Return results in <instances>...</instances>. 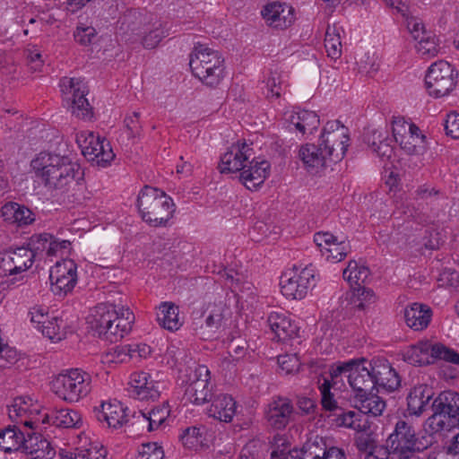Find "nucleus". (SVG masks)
Returning <instances> with one entry per match:
<instances>
[{
	"label": "nucleus",
	"instance_id": "obj_1",
	"mask_svg": "<svg viewBox=\"0 0 459 459\" xmlns=\"http://www.w3.org/2000/svg\"><path fill=\"white\" fill-rule=\"evenodd\" d=\"M351 375L371 381L373 389L377 392L380 390L394 392L401 384L397 372L384 358H375L370 362L365 358L337 361L330 366L328 377L319 386L322 395L321 403L325 410L333 411L337 409L335 393L345 388L343 377Z\"/></svg>",
	"mask_w": 459,
	"mask_h": 459
},
{
	"label": "nucleus",
	"instance_id": "obj_2",
	"mask_svg": "<svg viewBox=\"0 0 459 459\" xmlns=\"http://www.w3.org/2000/svg\"><path fill=\"white\" fill-rule=\"evenodd\" d=\"M33 189L38 194L49 195L72 202L83 190V174L80 166L61 152H41L30 161Z\"/></svg>",
	"mask_w": 459,
	"mask_h": 459
},
{
	"label": "nucleus",
	"instance_id": "obj_3",
	"mask_svg": "<svg viewBox=\"0 0 459 459\" xmlns=\"http://www.w3.org/2000/svg\"><path fill=\"white\" fill-rule=\"evenodd\" d=\"M91 330L106 339L117 341L128 334L134 323V315L124 304L100 303L87 316Z\"/></svg>",
	"mask_w": 459,
	"mask_h": 459
},
{
	"label": "nucleus",
	"instance_id": "obj_4",
	"mask_svg": "<svg viewBox=\"0 0 459 459\" xmlns=\"http://www.w3.org/2000/svg\"><path fill=\"white\" fill-rule=\"evenodd\" d=\"M49 390L59 401L76 404L86 400L92 392V377L80 368H68L51 377Z\"/></svg>",
	"mask_w": 459,
	"mask_h": 459
},
{
	"label": "nucleus",
	"instance_id": "obj_5",
	"mask_svg": "<svg viewBox=\"0 0 459 459\" xmlns=\"http://www.w3.org/2000/svg\"><path fill=\"white\" fill-rule=\"evenodd\" d=\"M189 66L195 78L211 87L219 85L226 75L223 55L207 44L194 46L189 56Z\"/></svg>",
	"mask_w": 459,
	"mask_h": 459
},
{
	"label": "nucleus",
	"instance_id": "obj_6",
	"mask_svg": "<svg viewBox=\"0 0 459 459\" xmlns=\"http://www.w3.org/2000/svg\"><path fill=\"white\" fill-rule=\"evenodd\" d=\"M177 379L186 399L194 404H204L212 395L210 371L204 365L192 359L179 362Z\"/></svg>",
	"mask_w": 459,
	"mask_h": 459
},
{
	"label": "nucleus",
	"instance_id": "obj_7",
	"mask_svg": "<svg viewBox=\"0 0 459 459\" xmlns=\"http://www.w3.org/2000/svg\"><path fill=\"white\" fill-rule=\"evenodd\" d=\"M137 207L143 220L152 226L166 225L175 212L171 197L152 186H145L140 191Z\"/></svg>",
	"mask_w": 459,
	"mask_h": 459
},
{
	"label": "nucleus",
	"instance_id": "obj_8",
	"mask_svg": "<svg viewBox=\"0 0 459 459\" xmlns=\"http://www.w3.org/2000/svg\"><path fill=\"white\" fill-rule=\"evenodd\" d=\"M320 280L317 269L311 265H293L281 276V294L290 300H302L316 288Z\"/></svg>",
	"mask_w": 459,
	"mask_h": 459
},
{
	"label": "nucleus",
	"instance_id": "obj_9",
	"mask_svg": "<svg viewBox=\"0 0 459 459\" xmlns=\"http://www.w3.org/2000/svg\"><path fill=\"white\" fill-rule=\"evenodd\" d=\"M42 411L41 403L30 394L16 396L7 405L9 420L15 425L30 430L38 429L40 425L48 424L49 415L43 413Z\"/></svg>",
	"mask_w": 459,
	"mask_h": 459
},
{
	"label": "nucleus",
	"instance_id": "obj_10",
	"mask_svg": "<svg viewBox=\"0 0 459 459\" xmlns=\"http://www.w3.org/2000/svg\"><path fill=\"white\" fill-rule=\"evenodd\" d=\"M28 319L31 326L52 342L66 338L68 326L62 316L45 304H35L29 308Z\"/></svg>",
	"mask_w": 459,
	"mask_h": 459
},
{
	"label": "nucleus",
	"instance_id": "obj_11",
	"mask_svg": "<svg viewBox=\"0 0 459 459\" xmlns=\"http://www.w3.org/2000/svg\"><path fill=\"white\" fill-rule=\"evenodd\" d=\"M403 359L413 366H423L432 363L435 359H446L459 364V353H456L441 343H433L421 340L402 351Z\"/></svg>",
	"mask_w": 459,
	"mask_h": 459
},
{
	"label": "nucleus",
	"instance_id": "obj_12",
	"mask_svg": "<svg viewBox=\"0 0 459 459\" xmlns=\"http://www.w3.org/2000/svg\"><path fill=\"white\" fill-rule=\"evenodd\" d=\"M391 130L394 141L410 156H421L427 150L426 136L412 122L403 117L392 121Z\"/></svg>",
	"mask_w": 459,
	"mask_h": 459
},
{
	"label": "nucleus",
	"instance_id": "obj_13",
	"mask_svg": "<svg viewBox=\"0 0 459 459\" xmlns=\"http://www.w3.org/2000/svg\"><path fill=\"white\" fill-rule=\"evenodd\" d=\"M457 73L446 61L439 60L432 64L425 75L428 93L436 99L449 95L455 88Z\"/></svg>",
	"mask_w": 459,
	"mask_h": 459
},
{
	"label": "nucleus",
	"instance_id": "obj_14",
	"mask_svg": "<svg viewBox=\"0 0 459 459\" xmlns=\"http://www.w3.org/2000/svg\"><path fill=\"white\" fill-rule=\"evenodd\" d=\"M346 378L353 393L352 403L362 413L379 416L385 409V403L377 395L372 382L361 377L350 376Z\"/></svg>",
	"mask_w": 459,
	"mask_h": 459
},
{
	"label": "nucleus",
	"instance_id": "obj_15",
	"mask_svg": "<svg viewBox=\"0 0 459 459\" xmlns=\"http://www.w3.org/2000/svg\"><path fill=\"white\" fill-rule=\"evenodd\" d=\"M59 87L63 104L74 116L82 119L92 116L91 107L85 97L86 91L82 81L64 77L60 81Z\"/></svg>",
	"mask_w": 459,
	"mask_h": 459
},
{
	"label": "nucleus",
	"instance_id": "obj_16",
	"mask_svg": "<svg viewBox=\"0 0 459 459\" xmlns=\"http://www.w3.org/2000/svg\"><path fill=\"white\" fill-rule=\"evenodd\" d=\"M76 143L83 156L101 166H107L115 159L109 142L98 133L81 130L76 134Z\"/></svg>",
	"mask_w": 459,
	"mask_h": 459
},
{
	"label": "nucleus",
	"instance_id": "obj_17",
	"mask_svg": "<svg viewBox=\"0 0 459 459\" xmlns=\"http://www.w3.org/2000/svg\"><path fill=\"white\" fill-rule=\"evenodd\" d=\"M388 442L391 444L393 455L397 459H417L414 457V454L426 449L429 443L424 437H417L411 427L404 421H399L396 424L394 432L390 435Z\"/></svg>",
	"mask_w": 459,
	"mask_h": 459
},
{
	"label": "nucleus",
	"instance_id": "obj_18",
	"mask_svg": "<svg viewBox=\"0 0 459 459\" xmlns=\"http://www.w3.org/2000/svg\"><path fill=\"white\" fill-rule=\"evenodd\" d=\"M320 144L330 162L342 160L350 146L349 129L337 121L328 122L321 134Z\"/></svg>",
	"mask_w": 459,
	"mask_h": 459
},
{
	"label": "nucleus",
	"instance_id": "obj_19",
	"mask_svg": "<svg viewBox=\"0 0 459 459\" xmlns=\"http://www.w3.org/2000/svg\"><path fill=\"white\" fill-rule=\"evenodd\" d=\"M96 420L105 429L117 431L124 429L130 420V410L121 401L108 398L99 401L92 408Z\"/></svg>",
	"mask_w": 459,
	"mask_h": 459
},
{
	"label": "nucleus",
	"instance_id": "obj_20",
	"mask_svg": "<svg viewBox=\"0 0 459 459\" xmlns=\"http://www.w3.org/2000/svg\"><path fill=\"white\" fill-rule=\"evenodd\" d=\"M50 290L59 297L71 293L78 282V267L72 259L56 262L49 270Z\"/></svg>",
	"mask_w": 459,
	"mask_h": 459
},
{
	"label": "nucleus",
	"instance_id": "obj_21",
	"mask_svg": "<svg viewBox=\"0 0 459 459\" xmlns=\"http://www.w3.org/2000/svg\"><path fill=\"white\" fill-rule=\"evenodd\" d=\"M165 389V382L154 379L144 370L133 371L127 380V391L140 401H155Z\"/></svg>",
	"mask_w": 459,
	"mask_h": 459
},
{
	"label": "nucleus",
	"instance_id": "obj_22",
	"mask_svg": "<svg viewBox=\"0 0 459 459\" xmlns=\"http://www.w3.org/2000/svg\"><path fill=\"white\" fill-rule=\"evenodd\" d=\"M34 262L33 254L27 247L11 250L0 257V275L14 281L21 280Z\"/></svg>",
	"mask_w": 459,
	"mask_h": 459
},
{
	"label": "nucleus",
	"instance_id": "obj_23",
	"mask_svg": "<svg viewBox=\"0 0 459 459\" xmlns=\"http://www.w3.org/2000/svg\"><path fill=\"white\" fill-rule=\"evenodd\" d=\"M314 242L321 257L331 264L342 261L349 253V246L343 238L329 231H319L314 235Z\"/></svg>",
	"mask_w": 459,
	"mask_h": 459
},
{
	"label": "nucleus",
	"instance_id": "obj_24",
	"mask_svg": "<svg viewBox=\"0 0 459 459\" xmlns=\"http://www.w3.org/2000/svg\"><path fill=\"white\" fill-rule=\"evenodd\" d=\"M326 446H320L318 441L307 445L306 449L291 448L290 442L283 437H277L273 445L271 459H323Z\"/></svg>",
	"mask_w": 459,
	"mask_h": 459
},
{
	"label": "nucleus",
	"instance_id": "obj_25",
	"mask_svg": "<svg viewBox=\"0 0 459 459\" xmlns=\"http://www.w3.org/2000/svg\"><path fill=\"white\" fill-rule=\"evenodd\" d=\"M231 308L224 302H219L209 307L208 316L202 333L205 339L217 338L228 328L235 325Z\"/></svg>",
	"mask_w": 459,
	"mask_h": 459
},
{
	"label": "nucleus",
	"instance_id": "obj_26",
	"mask_svg": "<svg viewBox=\"0 0 459 459\" xmlns=\"http://www.w3.org/2000/svg\"><path fill=\"white\" fill-rule=\"evenodd\" d=\"M265 23L277 30H285L296 21L295 8L290 4L273 1L267 3L261 10Z\"/></svg>",
	"mask_w": 459,
	"mask_h": 459
},
{
	"label": "nucleus",
	"instance_id": "obj_27",
	"mask_svg": "<svg viewBox=\"0 0 459 459\" xmlns=\"http://www.w3.org/2000/svg\"><path fill=\"white\" fill-rule=\"evenodd\" d=\"M332 421L334 427L351 429L360 434L356 438L357 446L360 450H367L373 442L371 436L368 433V421L359 413L352 411L342 412L334 417Z\"/></svg>",
	"mask_w": 459,
	"mask_h": 459
},
{
	"label": "nucleus",
	"instance_id": "obj_28",
	"mask_svg": "<svg viewBox=\"0 0 459 459\" xmlns=\"http://www.w3.org/2000/svg\"><path fill=\"white\" fill-rule=\"evenodd\" d=\"M252 155V149L244 142L233 143L221 157L218 169L222 174H241Z\"/></svg>",
	"mask_w": 459,
	"mask_h": 459
},
{
	"label": "nucleus",
	"instance_id": "obj_29",
	"mask_svg": "<svg viewBox=\"0 0 459 459\" xmlns=\"http://www.w3.org/2000/svg\"><path fill=\"white\" fill-rule=\"evenodd\" d=\"M271 174V164L263 157H255L248 160L241 174L239 181L249 190H257Z\"/></svg>",
	"mask_w": 459,
	"mask_h": 459
},
{
	"label": "nucleus",
	"instance_id": "obj_30",
	"mask_svg": "<svg viewBox=\"0 0 459 459\" xmlns=\"http://www.w3.org/2000/svg\"><path fill=\"white\" fill-rule=\"evenodd\" d=\"M266 322L273 339L278 342H288L299 335L298 323L286 312L272 311Z\"/></svg>",
	"mask_w": 459,
	"mask_h": 459
},
{
	"label": "nucleus",
	"instance_id": "obj_31",
	"mask_svg": "<svg viewBox=\"0 0 459 459\" xmlns=\"http://www.w3.org/2000/svg\"><path fill=\"white\" fill-rule=\"evenodd\" d=\"M292 411V405L288 399L274 398L264 407V419L273 429H281L289 424Z\"/></svg>",
	"mask_w": 459,
	"mask_h": 459
},
{
	"label": "nucleus",
	"instance_id": "obj_32",
	"mask_svg": "<svg viewBox=\"0 0 459 459\" xmlns=\"http://www.w3.org/2000/svg\"><path fill=\"white\" fill-rule=\"evenodd\" d=\"M212 435L205 427L191 426L183 429L178 434V441L185 450L200 452L210 446Z\"/></svg>",
	"mask_w": 459,
	"mask_h": 459
},
{
	"label": "nucleus",
	"instance_id": "obj_33",
	"mask_svg": "<svg viewBox=\"0 0 459 459\" xmlns=\"http://www.w3.org/2000/svg\"><path fill=\"white\" fill-rule=\"evenodd\" d=\"M299 160L310 174H319L330 162L321 144L306 143L299 147Z\"/></svg>",
	"mask_w": 459,
	"mask_h": 459
},
{
	"label": "nucleus",
	"instance_id": "obj_34",
	"mask_svg": "<svg viewBox=\"0 0 459 459\" xmlns=\"http://www.w3.org/2000/svg\"><path fill=\"white\" fill-rule=\"evenodd\" d=\"M58 455L62 459H105L107 450L98 439L84 437L82 444L75 451L70 448H59Z\"/></svg>",
	"mask_w": 459,
	"mask_h": 459
},
{
	"label": "nucleus",
	"instance_id": "obj_35",
	"mask_svg": "<svg viewBox=\"0 0 459 459\" xmlns=\"http://www.w3.org/2000/svg\"><path fill=\"white\" fill-rule=\"evenodd\" d=\"M285 120L290 131L299 132L302 135L312 134L319 126V117L310 110H292L285 113Z\"/></svg>",
	"mask_w": 459,
	"mask_h": 459
},
{
	"label": "nucleus",
	"instance_id": "obj_36",
	"mask_svg": "<svg viewBox=\"0 0 459 459\" xmlns=\"http://www.w3.org/2000/svg\"><path fill=\"white\" fill-rule=\"evenodd\" d=\"M139 421L147 424L148 431L163 429L173 422L171 410L167 403L153 407L149 411H142Z\"/></svg>",
	"mask_w": 459,
	"mask_h": 459
},
{
	"label": "nucleus",
	"instance_id": "obj_37",
	"mask_svg": "<svg viewBox=\"0 0 459 459\" xmlns=\"http://www.w3.org/2000/svg\"><path fill=\"white\" fill-rule=\"evenodd\" d=\"M0 216L6 223L19 227L30 225L36 219L30 209L15 202L4 204L0 210Z\"/></svg>",
	"mask_w": 459,
	"mask_h": 459
},
{
	"label": "nucleus",
	"instance_id": "obj_38",
	"mask_svg": "<svg viewBox=\"0 0 459 459\" xmlns=\"http://www.w3.org/2000/svg\"><path fill=\"white\" fill-rule=\"evenodd\" d=\"M236 413V401L230 395L223 394L215 396L207 408L208 416L221 422H230Z\"/></svg>",
	"mask_w": 459,
	"mask_h": 459
},
{
	"label": "nucleus",
	"instance_id": "obj_39",
	"mask_svg": "<svg viewBox=\"0 0 459 459\" xmlns=\"http://www.w3.org/2000/svg\"><path fill=\"white\" fill-rule=\"evenodd\" d=\"M156 320L160 326L169 332H176L184 325V316L179 307L168 301L161 302L156 307Z\"/></svg>",
	"mask_w": 459,
	"mask_h": 459
},
{
	"label": "nucleus",
	"instance_id": "obj_40",
	"mask_svg": "<svg viewBox=\"0 0 459 459\" xmlns=\"http://www.w3.org/2000/svg\"><path fill=\"white\" fill-rule=\"evenodd\" d=\"M432 318V310L422 303H411L404 309V320L408 327L421 331L428 327Z\"/></svg>",
	"mask_w": 459,
	"mask_h": 459
},
{
	"label": "nucleus",
	"instance_id": "obj_41",
	"mask_svg": "<svg viewBox=\"0 0 459 459\" xmlns=\"http://www.w3.org/2000/svg\"><path fill=\"white\" fill-rule=\"evenodd\" d=\"M459 427V411L458 414L446 413L442 411H435L424 423V431L433 436L445 431H450Z\"/></svg>",
	"mask_w": 459,
	"mask_h": 459
},
{
	"label": "nucleus",
	"instance_id": "obj_42",
	"mask_svg": "<svg viewBox=\"0 0 459 459\" xmlns=\"http://www.w3.org/2000/svg\"><path fill=\"white\" fill-rule=\"evenodd\" d=\"M22 452L31 459H52L56 455L50 442L40 435H30L25 438Z\"/></svg>",
	"mask_w": 459,
	"mask_h": 459
},
{
	"label": "nucleus",
	"instance_id": "obj_43",
	"mask_svg": "<svg viewBox=\"0 0 459 459\" xmlns=\"http://www.w3.org/2000/svg\"><path fill=\"white\" fill-rule=\"evenodd\" d=\"M433 396L432 389L426 385L414 386L407 397V411L409 414L419 416L426 409Z\"/></svg>",
	"mask_w": 459,
	"mask_h": 459
},
{
	"label": "nucleus",
	"instance_id": "obj_44",
	"mask_svg": "<svg viewBox=\"0 0 459 459\" xmlns=\"http://www.w3.org/2000/svg\"><path fill=\"white\" fill-rule=\"evenodd\" d=\"M367 143L371 151L377 155L385 165H393L394 162V150L388 142L385 132L374 131L372 135L367 139Z\"/></svg>",
	"mask_w": 459,
	"mask_h": 459
},
{
	"label": "nucleus",
	"instance_id": "obj_45",
	"mask_svg": "<svg viewBox=\"0 0 459 459\" xmlns=\"http://www.w3.org/2000/svg\"><path fill=\"white\" fill-rule=\"evenodd\" d=\"M50 422L58 428L79 429L83 424V419L79 411L64 407L52 411L48 423Z\"/></svg>",
	"mask_w": 459,
	"mask_h": 459
},
{
	"label": "nucleus",
	"instance_id": "obj_46",
	"mask_svg": "<svg viewBox=\"0 0 459 459\" xmlns=\"http://www.w3.org/2000/svg\"><path fill=\"white\" fill-rule=\"evenodd\" d=\"M343 279L351 286H363L370 277L369 268L362 261L351 260L342 272Z\"/></svg>",
	"mask_w": 459,
	"mask_h": 459
},
{
	"label": "nucleus",
	"instance_id": "obj_47",
	"mask_svg": "<svg viewBox=\"0 0 459 459\" xmlns=\"http://www.w3.org/2000/svg\"><path fill=\"white\" fill-rule=\"evenodd\" d=\"M349 302L353 308L366 310L376 304L377 296L374 290L363 286L353 287L348 294Z\"/></svg>",
	"mask_w": 459,
	"mask_h": 459
},
{
	"label": "nucleus",
	"instance_id": "obj_48",
	"mask_svg": "<svg viewBox=\"0 0 459 459\" xmlns=\"http://www.w3.org/2000/svg\"><path fill=\"white\" fill-rule=\"evenodd\" d=\"M344 35V29L338 23L327 26L325 37V48L328 56L333 59L338 58L342 54V38Z\"/></svg>",
	"mask_w": 459,
	"mask_h": 459
},
{
	"label": "nucleus",
	"instance_id": "obj_49",
	"mask_svg": "<svg viewBox=\"0 0 459 459\" xmlns=\"http://www.w3.org/2000/svg\"><path fill=\"white\" fill-rule=\"evenodd\" d=\"M24 440V434L19 429L6 428L0 431V449L5 452L22 451Z\"/></svg>",
	"mask_w": 459,
	"mask_h": 459
},
{
	"label": "nucleus",
	"instance_id": "obj_50",
	"mask_svg": "<svg viewBox=\"0 0 459 459\" xmlns=\"http://www.w3.org/2000/svg\"><path fill=\"white\" fill-rule=\"evenodd\" d=\"M433 411L458 414L459 394L453 391L441 392L433 401Z\"/></svg>",
	"mask_w": 459,
	"mask_h": 459
},
{
	"label": "nucleus",
	"instance_id": "obj_51",
	"mask_svg": "<svg viewBox=\"0 0 459 459\" xmlns=\"http://www.w3.org/2000/svg\"><path fill=\"white\" fill-rule=\"evenodd\" d=\"M415 48L417 52L425 57H434L437 56L442 49L439 38L432 32L424 34L417 40Z\"/></svg>",
	"mask_w": 459,
	"mask_h": 459
},
{
	"label": "nucleus",
	"instance_id": "obj_52",
	"mask_svg": "<svg viewBox=\"0 0 459 459\" xmlns=\"http://www.w3.org/2000/svg\"><path fill=\"white\" fill-rule=\"evenodd\" d=\"M261 89L263 94L269 100L279 99L282 93L280 74L273 71L264 74Z\"/></svg>",
	"mask_w": 459,
	"mask_h": 459
},
{
	"label": "nucleus",
	"instance_id": "obj_53",
	"mask_svg": "<svg viewBox=\"0 0 459 459\" xmlns=\"http://www.w3.org/2000/svg\"><path fill=\"white\" fill-rule=\"evenodd\" d=\"M382 179L388 194L396 196L403 190L402 177L400 170L393 165L387 164L384 167Z\"/></svg>",
	"mask_w": 459,
	"mask_h": 459
},
{
	"label": "nucleus",
	"instance_id": "obj_54",
	"mask_svg": "<svg viewBox=\"0 0 459 459\" xmlns=\"http://www.w3.org/2000/svg\"><path fill=\"white\" fill-rule=\"evenodd\" d=\"M50 240V234L43 233L33 235L29 242L27 248L33 254V260H48V249Z\"/></svg>",
	"mask_w": 459,
	"mask_h": 459
},
{
	"label": "nucleus",
	"instance_id": "obj_55",
	"mask_svg": "<svg viewBox=\"0 0 459 459\" xmlns=\"http://www.w3.org/2000/svg\"><path fill=\"white\" fill-rule=\"evenodd\" d=\"M74 39L79 45L89 47L97 41L98 32L91 24L80 22L74 31Z\"/></svg>",
	"mask_w": 459,
	"mask_h": 459
},
{
	"label": "nucleus",
	"instance_id": "obj_56",
	"mask_svg": "<svg viewBox=\"0 0 459 459\" xmlns=\"http://www.w3.org/2000/svg\"><path fill=\"white\" fill-rule=\"evenodd\" d=\"M126 359L141 362L149 359L152 354V349L144 342H133L124 345Z\"/></svg>",
	"mask_w": 459,
	"mask_h": 459
},
{
	"label": "nucleus",
	"instance_id": "obj_57",
	"mask_svg": "<svg viewBox=\"0 0 459 459\" xmlns=\"http://www.w3.org/2000/svg\"><path fill=\"white\" fill-rule=\"evenodd\" d=\"M166 36L165 29L159 24L144 31L141 39V44L145 49H154L159 47Z\"/></svg>",
	"mask_w": 459,
	"mask_h": 459
},
{
	"label": "nucleus",
	"instance_id": "obj_58",
	"mask_svg": "<svg viewBox=\"0 0 459 459\" xmlns=\"http://www.w3.org/2000/svg\"><path fill=\"white\" fill-rule=\"evenodd\" d=\"M126 361V355L124 345L116 346L104 353L100 357V363L106 368H113Z\"/></svg>",
	"mask_w": 459,
	"mask_h": 459
},
{
	"label": "nucleus",
	"instance_id": "obj_59",
	"mask_svg": "<svg viewBox=\"0 0 459 459\" xmlns=\"http://www.w3.org/2000/svg\"><path fill=\"white\" fill-rule=\"evenodd\" d=\"M228 286L236 293H242L251 289V283L243 273L230 271L226 277Z\"/></svg>",
	"mask_w": 459,
	"mask_h": 459
},
{
	"label": "nucleus",
	"instance_id": "obj_60",
	"mask_svg": "<svg viewBox=\"0 0 459 459\" xmlns=\"http://www.w3.org/2000/svg\"><path fill=\"white\" fill-rule=\"evenodd\" d=\"M24 53L28 67L33 72L41 71L45 62L40 49L37 46H29Z\"/></svg>",
	"mask_w": 459,
	"mask_h": 459
},
{
	"label": "nucleus",
	"instance_id": "obj_61",
	"mask_svg": "<svg viewBox=\"0 0 459 459\" xmlns=\"http://www.w3.org/2000/svg\"><path fill=\"white\" fill-rule=\"evenodd\" d=\"M278 365L282 374H294L299 371L300 361L295 354H284L279 356Z\"/></svg>",
	"mask_w": 459,
	"mask_h": 459
},
{
	"label": "nucleus",
	"instance_id": "obj_62",
	"mask_svg": "<svg viewBox=\"0 0 459 459\" xmlns=\"http://www.w3.org/2000/svg\"><path fill=\"white\" fill-rule=\"evenodd\" d=\"M164 450L158 443H147L141 446L137 459H163Z\"/></svg>",
	"mask_w": 459,
	"mask_h": 459
},
{
	"label": "nucleus",
	"instance_id": "obj_63",
	"mask_svg": "<svg viewBox=\"0 0 459 459\" xmlns=\"http://www.w3.org/2000/svg\"><path fill=\"white\" fill-rule=\"evenodd\" d=\"M437 281L438 287L455 289L459 287V273L452 269L446 268L438 274Z\"/></svg>",
	"mask_w": 459,
	"mask_h": 459
},
{
	"label": "nucleus",
	"instance_id": "obj_64",
	"mask_svg": "<svg viewBox=\"0 0 459 459\" xmlns=\"http://www.w3.org/2000/svg\"><path fill=\"white\" fill-rule=\"evenodd\" d=\"M402 18L403 19L408 31L415 40H419L424 34L429 33L425 31L422 22L410 14V11H408L407 16Z\"/></svg>",
	"mask_w": 459,
	"mask_h": 459
}]
</instances>
